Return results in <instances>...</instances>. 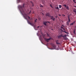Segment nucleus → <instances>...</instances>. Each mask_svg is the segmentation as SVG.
<instances>
[{"label":"nucleus","mask_w":76,"mask_h":76,"mask_svg":"<svg viewBox=\"0 0 76 76\" xmlns=\"http://www.w3.org/2000/svg\"><path fill=\"white\" fill-rule=\"evenodd\" d=\"M73 23H71V24H70V25H73Z\"/></svg>","instance_id":"nucleus-22"},{"label":"nucleus","mask_w":76,"mask_h":76,"mask_svg":"<svg viewBox=\"0 0 76 76\" xmlns=\"http://www.w3.org/2000/svg\"><path fill=\"white\" fill-rule=\"evenodd\" d=\"M50 7H51L52 8H53V6H52V5H50Z\"/></svg>","instance_id":"nucleus-27"},{"label":"nucleus","mask_w":76,"mask_h":76,"mask_svg":"<svg viewBox=\"0 0 76 76\" xmlns=\"http://www.w3.org/2000/svg\"><path fill=\"white\" fill-rule=\"evenodd\" d=\"M61 26H64L63 25H62Z\"/></svg>","instance_id":"nucleus-32"},{"label":"nucleus","mask_w":76,"mask_h":76,"mask_svg":"<svg viewBox=\"0 0 76 76\" xmlns=\"http://www.w3.org/2000/svg\"><path fill=\"white\" fill-rule=\"evenodd\" d=\"M40 7H43V6H42V5H40Z\"/></svg>","instance_id":"nucleus-21"},{"label":"nucleus","mask_w":76,"mask_h":76,"mask_svg":"<svg viewBox=\"0 0 76 76\" xmlns=\"http://www.w3.org/2000/svg\"><path fill=\"white\" fill-rule=\"evenodd\" d=\"M61 37H64V36H63V34H61L60 35L58 36V38H61Z\"/></svg>","instance_id":"nucleus-8"},{"label":"nucleus","mask_w":76,"mask_h":76,"mask_svg":"<svg viewBox=\"0 0 76 76\" xmlns=\"http://www.w3.org/2000/svg\"><path fill=\"white\" fill-rule=\"evenodd\" d=\"M67 25V26H69V22H67V23H66Z\"/></svg>","instance_id":"nucleus-20"},{"label":"nucleus","mask_w":76,"mask_h":76,"mask_svg":"<svg viewBox=\"0 0 76 76\" xmlns=\"http://www.w3.org/2000/svg\"><path fill=\"white\" fill-rule=\"evenodd\" d=\"M64 15V16H65V15Z\"/></svg>","instance_id":"nucleus-35"},{"label":"nucleus","mask_w":76,"mask_h":76,"mask_svg":"<svg viewBox=\"0 0 76 76\" xmlns=\"http://www.w3.org/2000/svg\"><path fill=\"white\" fill-rule=\"evenodd\" d=\"M31 20H32V18H31Z\"/></svg>","instance_id":"nucleus-34"},{"label":"nucleus","mask_w":76,"mask_h":76,"mask_svg":"<svg viewBox=\"0 0 76 76\" xmlns=\"http://www.w3.org/2000/svg\"><path fill=\"white\" fill-rule=\"evenodd\" d=\"M66 35H65V36H63V37H64V39H65V40H66L67 39V38L66 37Z\"/></svg>","instance_id":"nucleus-7"},{"label":"nucleus","mask_w":76,"mask_h":76,"mask_svg":"<svg viewBox=\"0 0 76 76\" xmlns=\"http://www.w3.org/2000/svg\"><path fill=\"white\" fill-rule=\"evenodd\" d=\"M31 11H30L29 13H27V14L24 13L23 15L25 19H26L27 20L28 19H28H30V17H29L28 15H29L31 13Z\"/></svg>","instance_id":"nucleus-1"},{"label":"nucleus","mask_w":76,"mask_h":76,"mask_svg":"<svg viewBox=\"0 0 76 76\" xmlns=\"http://www.w3.org/2000/svg\"><path fill=\"white\" fill-rule=\"evenodd\" d=\"M52 19H53V20L54 21V20H55V19H56V18H53Z\"/></svg>","instance_id":"nucleus-19"},{"label":"nucleus","mask_w":76,"mask_h":76,"mask_svg":"<svg viewBox=\"0 0 76 76\" xmlns=\"http://www.w3.org/2000/svg\"><path fill=\"white\" fill-rule=\"evenodd\" d=\"M75 0H73V1H74V2H75Z\"/></svg>","instance_id":"nucleus-30"},{"label":"nucleus","mask_w":76,"mask_h":76,"mask_svg":"<svg viewBox=\"0 0 76 76\" xmlns=\"http://www.w3.org/2000/svg\"><path fill=\"white\" fill-rule=\"evenodd\" d=\"M56 9H58V10H59V8H58V7H55Z\"/></svg>","instance_id":"nucleus-14"},{"label":"nucleus","mask_w":76,"mask_h":76,"mask_svg":"<svg viewBox=\"0 0 76 76\" xmlns=\"http://www.w3.org/2000/svg\"><path fill=\"white\" fill-rule=\"evenodd\" d=\"M39 27H40V26H38L37 27V28H39Z\"/></svg>","instance_id":"nucleus-29"},{"label":"nucleus","mask_w":76,"mask_h":76,"mask_svg":"<svg viewBox=\"0 0 76 76\" xmlns=\"http://www.w3.org/2000/svg\"><path fill=\"white\" fill-rule=\"evenodd\" d=\"M74 12L75 13V14L76 15V9H74Z\"/></svg>","instance_id":"nucleus-11"},{"label":"nucleus","mask_w":76,"mask_h":76,"mask_svg":"<svg viewBox=\"0 0 76 76\" xmlns=\"http://www.w3.org/2000/svg\"><path fill=\"white\" fill-rule=\"evenodd\" d=\"M24 6H25V4H24L22 6L21 5L19 6V8L20 9V12H24V11L23 10V8H24Z\"/></svg>","instance_id":"nucleus-2"},{"label":"nucleus","mask_w":76,"mask_h":76,"mask_svg":"<svg viewBox=\"0 0 76 76\" xmlns=\"http://www.w3.org/2000/svg\"><path fill=\"white\" fill-rule=\"evenodd\" d=\"M31 3L32 4V6H34V4H33V3H32L31 2Z\"/></svg>","instance_id":"nucleus-23"},{"label":"nucleus","mask_w":76,"mask_h":76,"mask_svg":"<svg viewBox=\"0 0 76 76\" xmlns=\"http://www.w3.org/2000/svg\"><path fill=\"white\" fill-rule=\"evenodd\" d=\"M49 18H51L50 19L51 20L53 19L54 18V17H53V16H50L49 17Z\"/></svg>","instance_id":"nucleus-13"},{"label":"nucleus","mask_w":76,"mask_h":76,"mask_svg":"<svg viewBox=\"0 0 76 76\" xmlns=\"http://www.w3.org/2000/svg\"><path fill=\"white\" fill-rule=\"evenodd\" d=\"M51 45L52 47V49H55V48H56V46H55L54 44L53 43H51Z\"/></svg>","instance_id":"nucleus-4"},{"label":"nucleus","mask_w":76,"mask_h":76,"mask_svg":"<svg viewBox=\"0 0 76 76\" xmlns=\"http://www.w3.org/2000/svg\"><path fill=\"white\" fill-rule=\"evenodd\" d=\"M64 32H65V33H66V34H68V33L66 32V31H64Z\"/></svg>","instance_id":"nucleus-26"},{"label":"nucleus","mask_w":76,"mask_h":76,"mask_svg":"<svg viewBox=\"0 0 76 76\" xmlns=\"http://www.w3.org/2000/svg\"><path fill=\"white\" fill-rule=\"evenodd\" d=\"M31 23H32V21L31 22Z\"/></svg>","instance_id":"nucleus-36"},{"label":"nucleus","mask_w":76,"mask_h":76,"mask_svg":"<svg viewBox=\"0 0 76 76\" xmlns=\"http://www.w3.org/2000/svg\"><path fill=\"white\" fill-rule=\"evenodd\" d=\"M59 15V16H61V15Z\"/></svg>","instance_id":"nucleus-37"},{"label":"nucleus","mask_w":76,"mask_h":76,"mask_svg":"<svg viewBox=\"0 0 76 76\" xmlns=\"http://www.w3.org/2000/svg\"><path fill=\"white\" fill-rule=\"evenodd\" d=\"M75 29H76V26H75Z\"/></svg>","instance_id":"nucleus-31"},{"label":"nucleus","mask_w":76,"mask_h":76,"mask_svg":"<svg viewBox=\"0 0 76 76\" xmlns=\"http://www.w3.org/2000/svg\"><path fill=\"white\" fill-rule=\"evenodd\" d=\"M27 22L29 24H30L31 25H32V24L30 21L27 20Z\"/></svg>","instance_id":"nucleus-10"},{"label":"nucleus","mask_w":76,"mask_h":76,"mask_svg":"<svg viewBox=\"0 0 76 76\" xmlns=\"http://www.w3.org/2000/svg\"><path fill=\"white\" fill-rule=\"evenodd\" d=\"M68 22H70V17L68 16Z\"/></svg>","instance_id":"nucleus-12"},{"label":"nucleus","mask_w":76,"mask_h":76,"mask_svg":"<svg viewBox=\"0 0 76 76\" xmlns=\"http://www.w3.org/2000/svg\"><path fill=\"white\" fill-rule=\"evenodd\" d=\"M63 6H64V7H66V9H67V10H69V6H66V4L64 5Z\"/></svg>","instance_id":"nucleus-6"},{"label":"nucleus","mask_w":76,"mask_h":76,"mask_svg":"<svg viewBox=\"0 0 76 76\" xmlns=\"http://www.w3.org/2000/svg\"><path fill=\"white\" fill-rule=\"evenodd\" d=\"M47 22H48V23H50L49 22V21H45V22H43V24L44 25H45V26H47Z\"/></svg>","instance_id":"nucleus-5"},{"label":"nucleus","mask_w":76,"mask_h":76,"mask_svg":"<svg viewBox=\"0 0 76 76\" xmlns=\"http://www.w3.org/2000/svg\"><path fill=\"white\" fill-rule=\"evenodd\" d=\"M56 44H57V45H59V44H60V43H58L57 42H56Z\"/></svg>","instance_id":"nucleus-17"},{"label":"nucleus","mask_w":76,"mask_h":76,"mask_svg":"<svg viewBox=\"0 0 76 76\" xmlns=\"http://www.w3.org/2000/svg\"><path fill=\"white\" fill-rule=\"evenodd\" d=\"M56 18H57V16H56Z\"/></svg>","instance_id":"nucleus-38"},{"label":"nucleus","mask_w":76,"mask_h":76,"mask_svg":"<svg viewBox=\"0 0 76 76\" xmlns=\"http://www.w3.org/2000/svg\"><path fill=\"white\" fill-rule=\"evenodd\" d=\"M47 35L48 37H50V35L48 34H47Z\"/></svg>","instance_id":"nucleus-24"},{"label":"nucleus","mask_w":76,"mask_h":76,"mask_svg":"<svg viewBox=\"0 0 76 76\" xmlns=\"http://www.w3.org/2000/svg\"><path fill=\"white\" fill-rule=\"evenodd\" d=\"M46 16L50 17V13H48L46 14Z\"/></svg>","instance_id":"nucleus-9"},{"label":"nucleus","mask_w":76,"mask_h":76,"mask_svg":"<svg viewBox=\"0 0 76 76\" xmlns=\"http://www.w3.org/2000/svg\"><path fill=\"white\" fill-rule=\"evenodd\" d=\"M75 23V21H74L73 23H73V24H74V23Z\"/></svg>","instance_id":"nucleus-28"},{"label":"nucleus","mask_w":76,"mask_h":76,"mask_svg":"<svg viewBox=\"0 0 76 76\" xmlns=\"http://www.w3.org/2000/svg\"><path fill=\"white\" fill-rule=\"evenodd\" d=\"M76 29L75 28V29L74 30L73 33L75 34V32Z\"/></svg>","instance_id":"nucleus-16"},{"label":"nucleus","mask_w":76,"mask_h":76,"mask_svg":"<svg viewBox=\"0 0 76 76\" xmlns=\"http://www.w3.org/2000/svg\"><path fill=\"white\" fill-rule=\"evenodd\" d=\"M74 2H75V3H76V1H75Z\"/></svg>","instance_id":"nucleus-33"},{"label":"nucleus","mask_w":76,"mask_h":76,"mask_svg":"<svg viewBox=\"0 0 76 76\" xmlns=\"http://www.w3.org/2000/svg\"><path fill=\"white\" fill-rule=\"evenodd\" d=\"M61 29H63V27H62V26H61Z\"/></svg>","instance_id":"nucleus-25"},{"label":"nucleus","mask_w":76,"mask_h":76,"mask_svg":"<svg viewBox=\"0 0 76 76\" xmlns=\"http://www.w3.org/2000/svg\"><path fill=\"white\" fill-rule=\"evenodd\" d=\"M37 20H37V19H36V20H34L35 23H36V22H37Z\"/></svg>","instance_id":"nucleus-15"},{"label":"nucleus","mask_w":76,"mask_h":76,"mask_svg":"<svg viewBox=\"0 0 76 76\" xmlns=\"http://www.w3.org/2000/svg\"><path fill=\"white\" fill-rule=\"evenodd\" d=\"M43 38H44L45 40V41H47V42H48V41L49 40H50L51 38H49V39H46L45 37H44L43 36Z\"/></svg>","instance_id":"nucleus-3"},{"label":"nucleus","mask_w":76,"mask_h":76,"mask_svg":"<svg viewBox=\"0 0 76 76\" xmlns=\"http://www.w3.org/2000/svg\"><path fill=\"white\" fill-rule=\"evenodd\" d=\"M59 7L60 8V9H61V5H59Z\"/></svg>","instance_id":"nucleus-18"}]
</instances>
